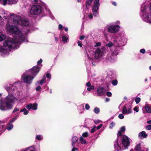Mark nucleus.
<instances>
[{
	"instance_id": "49",
	"label": "nucleus",
	"mask_w": 151,
	"mask_h": 151,
	"mask_svg": "<svg viewBox=\"0 0 151 151\" xmlns=\"http://www.w3.org/2000/svg\"><path fill=\"white\" fill-rule=\"evenodd\" d=\"M19 110V109L17 108H15L14 109L13 111V113H15L18 111Z\"/></svg>"
},
{
	"instance_id": "26",
	"label": "nucleus",
	"mask_w": 151,
	"mask_h": 151,
	"mask_svg": "<svg viewBox=\"0 0 151 151\" xmlns=\"http://www.w3.org/2000/svg\"><path fill=\"white\" fill-rule=\"evenodd\" d=\"M79 140L82 144H85L86 143V140L82 136L80 137Z\"/></svg>"
},
{
	"instance_id": "60",
	"label": "nucleus",
	"mask_w": 151,
	"mask_h": 151,
	"mask_svg": "<svg viewBox=\"0 0 151 151\" xmlns=\"http://www.w3.org/2000/svg\"><path fill=\"white\" fill-rule=\"evenodd\" d=\"M84 38V37L83 36H81L79 37V39L81 40H83Z\"/></svg>"
},
{
	"instance_id": "4",
	"label": "nucleus",
	"mask_w": 151,
	"mask_h": 151,
	"mask_svg": "<svg viewBox=\"0 0 151 151\" xmlns=\"http://www.w3.org/2000/svg\"><path fill=\"white\" fill-rule=\"evenodd\" d=\"M40 70V68L39 66H34L32 69L26 71L23 74L22 77V81L24 83L30 84Z\"/></svg>"
},
{
	"instance_id": "38",
	"label": "nucleus",
	"mask_w": 151,
	"mask_h": 151,
	"mask_svg": "<svg viewBox=\"0 0 151 151\" xmlns=\"http://www.w3.org/2000/svg\"><path fill=\"white\" fill-rule=\"evenodd\" d=\"M82 136L83 137H87L88 136V133L87 132H84L82 134Z\"/></svg>"
},
{
	"instance_id": "61",
	"label": "nucleus",
	"mask_w": 151,
	"mask_h": 151,
	"mask_svg": "<svg viewBox=\"0 0 151 151\" xmlns=\"http://www.w3.org/2000/svg\"><path fill=\"white\" fill-rule=\"evenodd\" d=\"M109 101H110V99H109L108 98H106L105 99V101L106 102H109Z\"/></svg>"
},
{
	"instance_id": "31",
	"label": "nucleus",
	"mask_w": 151,
	"mask_h": 151,
	"mask_svg": "<svg viewBox=\"0 0 151 151\" xmlns=\"http://www.w3.org/2000/svg\"><path fill=\"white\" fill-rule=\"evenodd\" d=\"M43 136L42 135H37L36 137V139L37 140H40L43 139Z\"/></svg>"
},
{
	"instance_id": "39",
	"label": "nucleus",
	"mask_w": 151,
	"mask_h": 151,
	"mask_svg": "<svg viewBox=\"0 0 151 151\" xmlns=\"http://www.w3.org/2000/svg\"><path fill=\"white\" fill-rule=\"evenodd\" d=\"M112 83L114 86H115L117 84V81L116 80H114L112 81Z\"/></svg>"
},
{
	"instance_id": "15",
	"label": "nucleus",
	"mask_w": 151,
	"mask_h": 151,
	"mask_svg": "<svg viewBox=\"0 0 151 151\" xmlns=\"http://www.w3.org/2000/svg\"><path fill=\"white\" fill-rule=\"evenodd\" d=\"M97 94L100 96L104 95L106 91V90L104 87L100 86H99L97 88Z\"/></svg>"
},
{
	"instance_id": "37",
	"label": "nucleus",
	"mask_w": 151,
	"mask_h": 151,
	"mask_svg": "<svg viewBox=\"0 0 151 151\" xmlns=\"http://www.w3.org/2000/svg\"><path fill=\"white\" fill-rule=\"evenodd\" d=\"M115 125V122H111L109 125V128L110 129H112L113 127Z\"/></svg>"
},
{
	"instance_id": "23",
	"label": "nucleus",
	"mask_w": 151,
	"mask_h": 151,
	"mask_svg": "<svg viewBox=\"0 0 151 151\" xmlns=\"http://www.w3.org/2000/svg\"><path fill=\"white\" fill-rule=\"evenodd\" d=\"M45 81L46 78L45 76H44L43 77L42 79L41 80L37 82L36 85H39L40 84L42 85L45 82Z\"/></svg>"
},
{
	"instance_id": "10",
	"label": "nucleus",
	"mask_w": 151,
	"mask_h": 151,
	"mask_svg": "<svg viewBox=\"0 0 151 151\" xmlns=\"http://www.w3.org/2000/svg\"><path fill=\"white\" fill-rule=\"evenodd\" d=\"M125 130V127H122L117 134L118 137L115 141L114 146V149L117 150L119 151L122 149L121 147V144L120 143V137L122 135V133L124 132Z\"/></svg>"
},
{
	"instance_id": "16",
	"label": "nucleus",
	"mask_w": 151,
	"mask_h": 151,
	"mask_svg": "<svg viewBox=\"0 0 151 151\" xmlns=\"http://www.w3.org/2000/svg\"><path fill=\"white\" fill-rule=\"evenodd\" d=\"M135 150L137 151H148V149L144 147L141 143H139L136 145Z\"/></svg>"
},
{
	"instance_id": "54",
	"label": "nucleus",
	"mask_w": 151,
	"mask_h": 151,
	"mask_svg": "<svg viewBox=\"0 0 151 151\" xmlns=\"http://www.w3.org/2000/svg\"><path fill=\"white\" fill-rule=\"evenodd\" d=\"M3 18L0 15V25L3 24Z\"/></svg>"
},
{
	"instance_id": "12",
	"label": "nucleus",
	"mask_w": 151,
	"mask_h": 151,
	"mask_svg": "<svg viewBox=\"0 0 151 151\" xmlns=\"http://www.w3.org/2000/svg\"><path fill=\"white\" fill-rule=\"evenodd\" d=\"M122 147L126 149L129 145L130 142L129 138L126 136H124L122 139Z\"/></svg>"
},
{
	"instance_id": "43",
	"label": "nucleus",
	"mask_w": 151,
	"mask_h": 151,
	"mask_svg": "<svg viewBox=\"0 0 151 151\" xmlns=\"http://www.w3.org/2000/svg\"><path fill=\"white\" fill-rule=\"evenodd\" d=\"M90 106L88 104H86L85 105V108L86 110H88L90 109Z\"/></svg>"
},
{
	"instance_id": "6",
	"label": "nucleus",
	"mask_w": 151,
	"mask_h": 151,
	"mask_svg": "<svg viewBox=\"0 0 151 151\" xmlns=\"http://www.w3.org/2000/svg\"><path fill=\"white\" fill-rule=\"evenodd\" d=\"M148 10L145 2H143L141 6L140 16L142 19L147 23H151V3Z\"/></svg>"
},
{
	"instance_id": "8",
	"label": "nucleus",
	"mask_w": 151,
	"mask_h": 151,
	"mask_svg": "<svg viewBox=\"0 0 151 151\" xmlns=\"http://www.w3.org/2000/svg\"><path fill=\"white\" fill-rule=\"evenodd\" d=\"M120 26L118 25L109 24L104 28L103 31L105 36H107L109 32L114 33L118 32L119 30Z\"/></svg>"
},
{
	"instance_id": "18",
	"label": "nucleus",
	"mask_w": 151,
	"mask_h": 151,
	"mask_svg": "<svg viewBox=\"0 0 151 151\" xmlns=\"http://www.w3.org/2000/svg\"><path fill=\"white\" fill-rule=\"evenodd\" d=\"M45 6H43L45 8L46 11L48 12V14H49V16H50V17L52 19H55V17L52 15V14L51 12L50 9L49 8H47V5L45 3Z\"/></svg>"
},
{
	"instance_id": "40",
	"label": "nucleus",
	"mask_w": 151,
	"mask_h": 151,
	"mask_svg": "<svg viewBox=\"0 0 151 151\" xmlns=\"http://www.w3.org/2000/svg\"><path fill=\"white\" fill-rule=\"evenodd\" d=\"M141 99L139 97L136 98L135 99V102L136 104H138L140 101Z\"/></svg>"
},
{
	"instance_id": "52",
	"label": "nucleus",
	"mask_w": 151,
	"mask_h": 151,
	"mask_svg": "<svg viewBox=\"0 0 151 151\" xmlns=\"http://www.w3.org/2000/svg\"><path fill=\"white\" fill-rule=\"evenodd\" d=\"M88 17L89 18L92 19L93 17V16L92 14L90 13L88 15Z\"/></svg>"
},
{
	"instance_id": "9",
	"label": "nucleus",
	"mask_w": 151,
	"mask_h": 151,
	"mask_svg": "<svg viewBox=\"0 0 151 151\" xmlns=\"http://www.w3.org/2000/svg\"><path fill=\"white\" fill-rule=\"evenodd\" d=\"M39 5H32L30 10V13L32 15H45L42 7Z\"/></svg>"
},
{
	"instance_id": "47",
	"label": "nucleus",
	"mask_w": 151,
	"mask_h": 151,
	"mask_svg": "<svg viewBox=\"0 0 151 151\" xmlns=\"http://www.w3.org/2000/svg\"><path fill=\"white\" fill-rule=\"evenodd\" d=\"M78 45L80 47H81L82 46V42L79 41H78Z\"/></svg>"
},
{
	"instance_id": "64",
	"label": "nucleus",
	"mask_w": 151,
	"mask_h": 151,
	"mask_svg": "<svg viewBox=\"0 0 151 151\" xmlns=\"http://www.w3.org/2000/svg\"><path fill=\"white\" fill-rule=\"evenodd\" d=\"M147 123L149 124H151V120L148 121L147 122Z\"/></svg>"
},
{
	"instance_id": "13",
	"label": "nucleus",
	"mask_w": 151,
	"mask_h": 151,
	"mask_svg": "<svg viewBox=\"0 0 151 151\" xmlns=\"http://www.w3.org/2000/svg\"><path fill=\"white\" fill-rule=\"evenodd\" d=\"M18 0H0V4L4 6L7 4L11 5L16 4Z\"/></svg>"
},
{
	"instance_id": "32",
	"label": "nucleus",
	"mask_w": 151,
	"mask_h": 151,
	"mask_svg": "<svg viewBox=\"0 0 151 151\" xmlns=\"http://www.w3.org/2000/svg\"><path fill=\"white\" fill-rule=\"evenodd\" d=\"M33 148V147H30L29 148H26L21 151H35V150H31V149Z\"/></svg>"
},
{
	"instance_id": "44",
	"label": "nucleus",
	"mask_w": 151,
	"mask_h": 151,
	"mask_svg": "<svg viewBox=\"0 0 151 151\" xmlns=\"http://www.w3.org/2000/svg\"><path fill=\"white\" fill-rule=\"evenodd\" d=\"M46 76L47 78H49V81H50V79L51 78V75L49 73H47L46 74Z\"/></svg>"
},
{
	"instance_id": "36",
	"label": "nucleus",
	"mask_w": 151,
	"mask_h": 151,
	"mask_svg": "<svg viewBox=\"0 0 151 151\" xmlns=\"http://www.w3.org/2000/svg\"><path fill=\"white\" fill-rule=\"evenodd\" d=\"M100 111V109L99 108L96 107L94 109V112L96 114H98Z\"/></svg>"
},
{
	"instance_id": "46",
	"label": "nucleus",
	"mask_w": 151,
	"mask_h": 151,
	"mask_svg": "<svg viewBox=\"0 0 151 151\" xmlns=\"http://www.w3.org/2000/svg\"><path fill=\"white\" fill-rule=\"evenodd\" d=\"M134 110L136 111V112H138L139 111L138 107L135 106L133 109Z\"/></svg>"
},
{
	"instance_id": "11",
	"label": "nucleus",
	"mask_w": 151,
	"mask_h": 151,
	"mask_svg": "<svg viewBox=\"0 0 151 151\" xmlns=\"http://www.w3.org/2000/svg\"><path fill=\"white\" fill-rule=\"evenodd\" d=\"M99 0H94L93 5L92 7V11L94 17L98 16L99 14V7L100 5Z\"/></svg>"
},
{
	"instance_id": "27",
	"label": "nucleus",
	"mask_w": 151,
	"mask_h": 151,
	"mask_svg": "<svg viewBox=\"0 0 151 151\" xmlns=\"http://www.w3.org/2000/svg\"><path fill=\"white\" fill-rule=\"evenodd\" d=\"M93 0H88L86 2V6L87 9H88L89 6L91 4Z\"/></svg>"
},
{
	"instance_id": "5",
	"label": "nucleus",
	"mask_w": 151,
	"mask_h": 151,
	"mask_svg": "<svg viewBox=\"0 0 151 151\" xmlns=\"http://www.w3.org/2000/svg\"><path fill=\"white\" fill-rule=\"evenodd\" d=\"M12 21L15 24H19L24 27H30L31 24L29 19L25 17H21L14 14H12L10 15V20L7 21L9 24Z\"/></svg>"
},
{
	"instance_id": "51",
	"label": "nucleus",
	"mask_w": 151,
	"mask_h": 151,
	"mask_svg": "<svg viewBox=\"0 0 151 151\" xmlns=\"http://www.w3.org/2000/svg\"><path fill=\"white\" fill-rule=\"evenodd\" d=\"M146 128L147 130H150L151 129V124H150L147 126H146Z\"/></svg>"
},
{
	"instance_id": "22",
	"label": "nucleus",
	"mask_w": 151,
	"mask_h": 151,
	"mask_svg": "<svg viewBox=\"0 0 151 151\" xmlns=\"http://www.w3.org/2000/svg\"><path fill=\"white\" fill-rule=\"evenodd\" d=\"M78 141L77 137L76 136L73 137L72 139V145L73 147H74L75 143Z\"/></svg>"
},
{
	"instance_id": "50",
	"label": "nucleus",
	"mask_w": 151,
	"mask_h": 151,
	"mask_svg": "<svg viewBox=\"0 0 151 151\" xmlns=\"http://www.w3.org/2000/svg\"><path fill=\"white\" fill-rule=\"evenodd\" d=\"M103 126V124H99V126H97L96 127V129L97 130H98L99 129L101 128Z\"/></svg>"
},
{
	"instance_id": "34",
	"label": "nucleus",
	"mask_w": 151,
	"mask_h": 151,
	"mask_svg": "<svg viewBox=\"0 0 151 151\" xmlns=\"http://www.w3.org/2000/svg\"><path fill=\"white\" fill-rule=\"evenodd\" d=\"M6 38V36L3 35H0V42L3 41Z\"/></svg>"
},
{
	"instance_id": "17",
	"label": "nucleus",
	"mask_w": 151,
	"mask_h": 151,
	"mask_svg": "<svg viewBox=\"0 0 151 151\" xmlns=\"http://www.w3.org/2000/svg\"><path fill=\"white\" fill-rule=\"evenodd\" d=\"M132 113L131 107H129L128 109L126 106H124L122 110V113L124 114H128Z\"/></svg>"
},
{
	"instance_id": "59",
	"label": "nucleus",
	"mask_w": 151,
	"mask_h": 151,
	"mask_svg": "<svg viewBox=\"0 0 151 151\" xmlns=\"http://www.w3.org/2000/svg\"><path fill=\"white\" fill-rule=\"evenodd\" d=\"M74 147H73L72 148L71 151H76V150H78V149L77 148Z\"/></svg>"
},
{
	"instance_id": "1",
	"label": "nucleus",
	"mask_w": 151,
	"mask_h": 151,
	"mask_svg": "<svg viewBox=\"0 0 151 151\" xmlns=\"http://www.w3.org/2000/svg\"><path fill=\"white\" fill-rule=\"evenodd\" d=\"M7 32L11 34L14 38L9 37L3 43V47L0 48V52L4 54H9L12 49H17L22 42H27V34L29 30L24 31L17 26L7 23L6 25Z\"/></svg>"
},
{
	"instance_id": "7",
	"label": "nucleus",
	"mask_w": 151,
	"mask_h": 151,
	"mask_svg": "<svg viewBox=\"0 0 151 151\" xmlns=\"http://www.w3.org/2000/svg\"><path fill=\"white\" fill-rule=\"evenodd\" d=\"M113 41L116 47H120L123 46L126 43L127 39L123 33H119L114 38Z\"/></svg>"
},
{
	"instance_id": "45",
	"label": "nucleus",
	"mask_w": 151,
	"mask_h": 151,
	"mask_svg": "<svg viewBox=\"0 0 151 151\" xmlns=\"http://www.w3.org/2000/svg\"><path fill=\"white\" fill-rule=\"evenodd\" d=\"M100 122H102V121L99 120H97L94 121V122L96 124H97Z\"/></svg>"
},
{
	"instance_id": "56",
	"label": "nucleus",
	"mask_w": 151,
	"mask_h": 151,
	"mask_svg": "<svg viewBox=\"0 0 151 151\" xmlns=\"http://www.w3.org/2000/svg\"><path fill=\"white\" fill-rule=\"evenodd\" d=\"M40 89H41V87L40 86H38L36 88V90L37 91H39L40 90Z\"/></svg>"
},
{
	"instance_id": "3",
	"label": "nucleus",
	"mask_w": 151,
	"mask_h": 151,
	"mask_svg": "<svg viewBox=\"0 0 151 151\" xmlns=\"http://www.w3.org/2000/svg\"><path fill=\"white\" fill-rule=\"evenodd\" d=\"M106 47L104 46H102L100 48H97L95 51V55L94 56V53L92 51H86L85 57L91 61L93 65H94L93 61L96 62L99 61L101 58L102 57L104 53L106 52Z\"/></svg>"
},
{
	"instance_id": "30",
	"label": "nucleus",
	"mask_w": 151,
	"mask_h": 151,
	"mask_svg": "<svg viewBox=\"0 0 151 151\" xmlns=\"http://www.w3.org/2000/svg\"><path fill=\"white\" fill-rule=\"evenodd\" d=\"M19 113H18L17 115L10 121V122L11 123H13L15 121V120L17 119L19 117Z\"/></svg>"
},
{
	"instance_id": "41",
	"label": "nucleus",
	"mask_w": 151,
	"mask_h": 151,
	"mask_svg": "<svg viewBox=\"0 0 151 151\" xmlns=\"http://www.w3.org/2000/svg\"><path fill=\"white\" fill-rule=\"evenodd\" d=\"M113 55H118V52L116 50H114V51H111Z\"/></svg>"
},
{
	"instance_id": "42",
	"label": "nucleus",
	"mask_w": 151,
	"mask_h": 151,
	"mask_svg": "<svg viewBox=\"0 0 151 151\" xmlns=\"http://www.w3.org/2000/svg\"><path fill=\"white\" fill-rule=\"evenodd\" d=\"M119 118L120 119H122L124 118V116L122 114H120L118 116Z\"/></svg>"
},
{
	"instance_id": "57",
	"label": "nucleus",
	"mask_w": 151,
	"mask_h": 151,
	"mask_svg": "<svg viewBox=\"0 0 151 151\" xmlns=\"http://www.w3.org/2000/svg\"><path fill=\"white\" fill-rule=\"evenodd\" d=\"M63 27V26L62 25H61L60 24H59V26H58V28H59V29H62Z\"/></svg>"
},
{
	"instance_id": "62",
	"label": "nucleus",
	"mask_w": 151,
	"mask_h": 151,
	"mask_svg": "<svg viewBox=\"0 0 151 151\" xmlns=\"http://www.w3.org/2000/svg\"><path fill=\"white\" fill-rule=\"evenodd\" d=\"M112 4L115 6H116V2H113L112 3Z\"/></svg>"
},
{
	"instance_id": "55",
	"label": "nucleus",
	"mask_w": 151,
	"mask_h": 151,
	"mask_svg": "<svg viewBox=\"0 0 151 151\" xmlns=\"http://www.w3.org/2000/svg\"><path fill=\"white\" fill-rule=\"evenodd\" d=\"M42 62V59H40V60H38L37 62V64L38 65H39Z\"/></svg>"
},
{
	"instance_id": "19",
	"label": "nucleus",
	"mask_w": 151,
	"mask_h": 151,
	"mask_svg": "<svg viewBox=\"0 0 151 151\" xmlns=\"http://www.w3.org/2000/svg\"><path fill=\"white\" fill-rule=\"evenodd\" d=\"M86 85L88 87L87 88V90L89 91H90L91 90L93 89L94 88L93 86L91 85L90 82H88L86 83Z\"/></svg>"
},
{
	"instance_id": "48",
	"label": "nucleus",
	"mask_w": 151,
	"mask_h": 151,
	"mask_svg": "<svg viewBox=\"0 0 151 151\" xmlns=\"http://www.w3.org/2000/svg\"><path fill=\"white\" fill-rule=\"evenodd\" d=\"M140 52L144 54L145 52V50L144 49H141L140 50Z\"/></svg>"
},
{
	"instance_id": "53",
	"label": "nucleus",
	"mask_w": 151,
	"mask_h": 151,
	"mask_svg": "<svg viewBox=\"0 0 151 151\" xmlns=\"http://www.w3.org/2000/svg\"><path fill=\"white\" fill-rule=\"evenodd\" d=\"M111 93L110 92H108L106 93V95L109 97L111 96Z\"/></svg>"
},
{
	"instance_id": "35",
	"label": "nucleus",
	"mask_w": 151,
	"mask_h": 151,
	"mask_svg": "<svg viewBox=\"0 0 151 151\" xmlns=\"http://www.w3.org/2000/svg\"><path fill=\"white\" fill-rule=\"evenodd\" d=\"M13 127V125L12 124H9L8 125L7 129L8 130L12 129Z\"/></svg>"
},
{
	"instance_id": "20",
	"label": "nucleus",
	"mask_w": 151,
	"mask_h": 151,
	"mask_svg": "<svg viewBox=\"0 0 151 151\" xmlns=\"http://www.w3.org/2000/svg\"><path fill=\"white\" fill-rule=\"evenodd\" d=\"M138 136L140 138H142V137L145 138H146L147 136L145 131H142L139 133V134Z\"/></svg>"
},
{
	"instance_id": "25",
	"label": "nucleus",
	"mask_w": 151,
	"mask_h": 151,
	"mask_svg": "<svg viewBox=\"0 0 151 151\" xmlns=\"http://www.w3.org/2000/svg\"><path fill=\"white\" fill-rule=\"evenodd\" d=\"M23 112V114L27 115L29 113V111L25 108H24L20 110V112Z\"/></svg>"
},
{
	"instance_id": "29",
	"label": "nucleus",
	"mask_w": 151,
	"mask_h": 151,
	"mask_svg": "<svg viewBox=\"0 0 151 151\" xmlns=\"http://www.w3.org/2000/svg\"><path fill=\"white\" fill-rule=\"evenodd\" d=\"M145 109L147 112L148 113H150L151 112V108L148 106H146L145 107Z\"/></svg>"
},
{
	"instance_id": "14",
	"label": "nucleus",
	"mask_w": 151,
	"mask_h": 151,
	"mask_svg": "<svg viewBox=\"0 0 151 151\" xmlns=\"http://www.w3.org/2000/svg\"><path fill=\"white\" fill-rule=\"evenodd\" d=\"M26 107L27 109L29 110L32 109L34 110H36L37 109V104L36 103H29L26 105Z\"/></svg>"
},
{
	"instance_id": "63",
	"label": "nucleus",
	"mask_w": 151,
	"mask_h": 151,
	"mask_svg": "<svg viewBox=\"0 0 151 151\" xmlns=\"http://www.w3.org/2000/svg\"><path fill=\"white\" fill-rule=\"evenodd\" d=\"M55 40L56 41H58V37H55Z\"/></svg>"
},
{
	"instance_id": "33",
	"label": "nucleus",
	"mask_w": 151,
	"mask_h": 151,
	"mask_svg": "<svg viewBox=\"0 0 151 151\" xmlns=\"http://www.w3.org/2000/svg\"><path fill=\"white\" fill-rule=\"evenodd\" d=\"M106 45L107 47H111L113 46H115L114 45V43H113L111 42H109L107 44H106Z\"/></svg>"
},
{
	"instance_id": "28",
	"label": "nucleus",
	"mask_w": 151,
	"mask_h": 151,
	"mask_svg": "<svg viewBox=\"0 0 151 151\" xmlns=\"http://www.w3.org/2000/svg\"><path fill=\"white\" fill-rule=\"evenodd\" d=\"M101 45V43L99 42H94V47H95L99 48V47ZM99 47V48H100Z\"/></svg>"
},
{
	"instance_id": "21",
	"label": "nucleus",
	"mask_w": 151,
	"mask_h": 151,
	"mask_svg": "<svg viewBox=\"0 0 151 151\" xmlns=\"http://www.w3.org/2000/svg\"><path fill=\"white\" fill-rule=\"evenodd\" d=\"M62 41L64 43H67L69 40V38L68 35L63 36Z\"/></svg>"
},
{
	"instance_id": "2",
	"label": "nucleus",
	"mask_w": 151,
	"mask_h": 151,
	"mask_svg": "<svg viewBox=\"0 0 151 151\" xmlns=\"http://www.w3.org/2000/svg\"><path fill=\"white\" fill-rule=\"evenodd\" d=\"M20 83L16 82L12 84H6L4 88L8 93V95L4 99V103L3 100L0 99V109L2 111L12 109L15 102L17 100L15 96H19L20 92L18 89Z\"/></svg>"
},
{
	"instance_id": "24",
	"label": "nucleus",
	"mask_w": 151,
	"mask_h": 151,
	"mask_svg": "<svg viewBox=\"0 0 151 151\" xmlns=\"http://www.w3.org/2000/svg\"><path fill=\"white\" fill-rule=\"evenodd\" d=\"M33 2L41 6H45V3L41 0H33Z\"/></svg>"
},
{
	"instance_id": "58",
	"label": "nucleus",
	"mask_w": 151,
	"mask_h": 151,
	"mask_svg": "<svg viewBox=\"0 0 151 151\" xmlns=\"http://www.w3.org/2000/svg\"><path fill=\"white\" fill-rule=\"evenodd\" d=\"M95 131V129L93 128H92L91 129L90 132L91 133H93Z\"/></svg>"
}]
</instances>
